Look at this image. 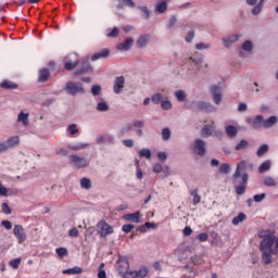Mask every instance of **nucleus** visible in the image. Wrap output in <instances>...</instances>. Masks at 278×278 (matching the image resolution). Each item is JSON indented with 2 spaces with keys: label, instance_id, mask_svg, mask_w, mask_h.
I'll return each mask as SVG.
<instances>
[{
  "label": "nucleus",
  "instance_id": "nucleus-3",
  "mask_svg": "<svg viewBox=\"0 0 278 278\" xmlns=\"http://www.w3.org/2000/svg\"><path fill=\"white\" fill-rule=\"evenodd\" d=\"M65 92L75 97V94H79V92L84 94L86 90L84 89V84L79 81H68L65 86Z\"/></svg>",
  "mask_w": 278,
  "mask_h": 278
},
{
  "label": "nucleus",
  "instance_id": "nucleus-31",
  "mask_svg": "<svg viewBox=\"0 0 278 278\" xmlns=\"http://www.w3.org/2000/svg\"><path fill=\"white\" fill-rule=\"evenodd\" d=\"M81 273H84V269L77 266L63 270V275H81Z\"/></svg>",
  "mask_w": 278,
  "mask_h": 278
},
{
  "label": "nucleus",
  "instance_id": "nucleus-47",
  "mask_svg": "<svg viewBox=\"0 0 278 278\" xmlns=\"http://www.w3.org/2000/svg\"><path fill=\"white\" fill-rule=\"evenodd\" d=\"M55 253L59 257H66V255H68V250L66 248H56Z\"/></svg>",
  "mask_w": 278,
  "mask_h": 278
},
{
  "label": "nucleus",
  "instance_id": "nucleus-9",
  "mask_svg": "<svg viewBox=\"0 0 278 278\" xmlns=\"http://www.w3.org/2000/svg\"><path fill=\"white\" fill-rule=\"evenodd\" d=\"M193 152L195 155H205V141L197 139L193 143Z\"/></svg>",
  "mask_w": 278,
  "mask_h": 278
},
{
  "label": "nucleus",
  "instance_id": "nucleus-55",
  "mask_svg": "<svg viewBox=\"0 0 278 278\" xmlns=\"http://www.w3.org/2000/svg\"><path fill=\"white\" fill-rule=\"evenodd\" d=\"M242 49L243 51H253V42H251L250 40L243 42Z\"/></svg>",
  "mask_w": 278,
  "mask_h": 278
},
{
  "label": "nucleus",
  "instance_id": "nucleus-28",
  "mask_svg": "<svg viewBox=\"0 0 278 278\" xmlns=\"http://www.w3.org/2000/svg\"><path fill=\"white\" fill-rule=\"evenodd\" d=\"M166 10H168V3H166V1H161L156 3L155 12H157V14H164Z\"/></svg>",
  "mask_w": 278,
  "mask_h": 278
},
{
  "label": "nucleus",
  "instance_id": "nucleus-7",
  "mask_svg": "<svg viewBox=\"0 0 278 278\" xmlns=\"http://www.w3.org/2000/svg\"><path fill=\"white\" fill-rule=\"evenodd\" d=\"M13 233L18 244H23V242L27 240V232H25V228L22 225H15L13 228Z\"/></svg>",
  "mask_w": 278,
  "mask_h": 278
},
{
  "label": "nucleus",
  "instance_id": "nucleus-13",
  "mask_svg": "<svg viewBox=\"0 0 278 278\" xmlns=\"http://www.w3.org/2000/svg\"><path fill=\"white\" fill-rule=\"evenodd\" d=\"M247 123L252 125L253 129H260L262 125L264 126V116L257 115L255 118H247Z\"/></svg>",
  "mask_w": 278,
  "mask_h": 278
},
{
  "label": "nucleus",
  "instance_id": "nucleus-25",
  "mask_svg": "<svg viewBox=\"0 0 278 278\" xmlns=\"http://www.w3.org/2000/svg\"><path fill=\"white\" fill-rule=\"evenodd\" d=\"M155 223L147 222L144 225L138 226L137 231H140L141 233H147L149 229H155Z\"/></svg>",
  "mask_w": 278,
  "mask_h": 278
},
{
  "label": "nucleus",
  "instance_id": "nucleus-63",
  "mask_svg": "<svg viewBox=\"0 0 278 278\" xmlns=\"http://www.w3.org/2000/svg\"><path fill=\"white\" fill-rule=\"evenodd\" d=\"M10 266H12L14 269L18 268L21 266V258H14L10 261Z\"/></svg>",
  "mask_w": 278,
  "mask_h": 278
},
{
  "label": "nucleus",
  "instance_id": "nucleus-49",
  "mask_svg": "<svg viewBox=\"0 0 278 278\" xmlns=\"http://www.w3.org/2000/svg\"><path fill=\"white\" fill-rule=\"evenodd\" d=\"M118 34H121V30L118 27H113L109 33H108V38H118Z\"/></svg>",
  "mask_w": 278,
  "mask_h": 278
},
{
  "label": "nucleus",
  "instance_id": "nucleus-46",
  "mask_svg": "<svg viewBox=\"0 0 278 278\" xmlns=\"http://www.w3.org/2000/svg\"><path fill=\"white\" fill-rule=\"evenodd\" d=\"M98 112H108L110 110V105H108V102H100L97 105Z\"/></svg>",
  "mask_w": 278,
  "mask_h": 278
},
{
  "label": "nucleus",
  "instance_id": "nucleus-43",
  "mask_svg": "<svg viewBox=\"0 0 278 278\" xmlns=\"http://www.w3.org/2000/svg\"><path fill=\"white\" fill-rule=\"evenodd\" d=\"M88 147V143L70 144L68 149L72 151H81Z\"/></svg>",
  "mask_w": 278,
  "mask_h": 278
},
{
  "label": "nucleus",
  "instance_id": "nucleus-60",
  "mask_svg": "<svg viewBox=\"0 0 278 278\" xmlns=\"http://www.w3.org/2000/svg\"><path fill=\"white\" fill-rule=\"evenodd\" d=\"M186 42H192V40H194V29H191L188 31L186 38H185Z\"/></svg>",
  "mask_w": 278,
  "mask_h": 278
},
{
  "label": "nucleus",
  "instance_id": "nucleus-15",
  "mask_svg": "<svg viewBox=\"0 0 278 278\" xmlns=\"http://www.w3.org/2000/svg\"><path fill=\"white\" fill-rule=\"evenodd\" d=\"M106 58H110V49L104 48L100 52L94 53L91 60L92 62H97V60H105Z\"/></svg>",
  "mask_w": 278,
  "mask_h": 278
},
{
  "label": "nucleus",
  "instance_id": "nucleus-40",
  "mask_svg": "<svg viewBox=\"0 0 278 278\" xmlns=\"http://www.w3.org/2000/svg\"><path fill=\"white\" fill-rule=\"evenodd\" d=\"M268 144H263L258 148L256 155L257 157H264V155H266V153H268Z\"/></svg>",
  "mask_w": 278,
  "mask_h": 278
},
{
  "label": "nucleus",
  "instance_id": "nucleus-22",
  "mask_svg": "<svg viewBox=\"0 0 278 278\" xmlns=\"http://www.w3.org/2000/svg\"><path fill=\"white\" fill-rule=\"evenodd\" d=\"M239 38L240 35H230L228 37L223 38L224 47H231L233 42H237V40H239Z\"/></svg>",
  "mask_w": 278,
  "mask_h": 278
},
{
  "label": "nucleus",
  "instance_id": "nucleus-44",
  "mask_svg": "<svg viewBox=\"0 0 278 278\" xmlns=\"http://www.w3.org/2000/svg\"><path fill=\"white\" fill-rule=\"evenodd\" d=\"M161 108L165 111L173 110V102H170V100H163L161 102Z\"/></svg>",
  "mask_w": 278,
  "mask_h": 278
},
{
  "label": "nucleus",
  "instance_id": "nucleus-56",
  "mask_svg": "<svg viewBox=\"0 0 278 278\" xmlns=\"http://www.w3.org/2000/svg\"><path fill=\"white\" fill-rule=\"evenodd\" d=\"M104 266H105L104 263L100 264L99 273H98V278H108V275L105 274V271L103 269Z\"/></svg>",
  "mask_w": 278,
  "mask_h": 278
},
{
  "label": "nucleus",
  "instance_id": "nucleus-12",
  "mask_svg": "<svg viewBox=\"0 0 278 278\" xmlns=\"http://www.w3.org/2000/svg\"><path fill=\"white\" fill-rule=\"evenodd\" d=\"M130 277L125 276V278H144L149 275V269L147 267H141L139 270H130Z\"/></svg>",
  "mask_w": 278,
  "mask_h": 278
},
{
  "label": "nucleus",
  "instance_id": "nucleus-41",
  "mask_svg": "<svg viewBox=\"0 0 278 278\" xmlns=\"http://www.w3.org/2000/svg\"><path fill=\"white\" fill-rule=\"evenodd\" d=\"M174 94H175L177 101H179L180 103H184V101H186V91L177 90V91H175Z\"/></svg>",
  "mask_w": 278,
  "mask_h": 278
},
{
  "label": "nucleus",
  "instance_id": "nucleus-45",
  "mask_svg": "<svg viewBox=\"0 0 278 278\" xmlns=\"http://www.w3.org/2000/svg\"><path fill=\"white\" fill-rule=\"evenodd\" d=\"M151 150L150 149H141L139 151V156L140 157H147V160H151Z\"/></svg>",
  "mask_w": 278,
  "mask_h": 278
},
{
  "label": "nucleus",
  "instance_id": "nucleus-17",
  "mask_svg": "<svg viewBox=\"0 0 278 278\" xmlns=\"http://www.w3.org/2000/svg\"><path fill=\"white\" fill-rule=\"evenodd\" d=\"M97 144H114V137L112 135H100L96 139Z\"/></svg>",
  "mask_w": 278,
  "mask_h": 278
},
{
  "label": "nucleus",
  "instance_id": "nucleus-54",
  "mask_svg": "<svg viewBox=\"0 0 278 278\" xmlns=\"http://www.w3.org/2000/svg\"><path fill=\"white\" fill-rule=\"evenodd\" d=\"M139 10L143 12L146 21H149V18H151V11H149V8L139 7Z\"/></svg>",
  "mask_w": 278,
  "mask_h": 278
},
{
  "label": "nucleus",
  "instance_id": "nucleus-4",
  "mask_svg": "<svg viewBox=\"0 0 278 278\" xmlns=\"http://www.w3.org/2000/svg\"><path fill=\"white\" fill-rule=\"evenodd\" d=\"M68 162L74 168H86L90 166V161H88V159L77 154L70 155Z\"/></svg>",
  "mask_w": 278,
  "mask_h": 278
},
{
  "label": "nucleus",
  "instance_id": "nucleus-39",
  "mask_svg": "<svg viewBox=\"0 0 278 278\" xmlns=\"http://www.w3.org/2000/svg\"><path fill=\"white\" fill-rule=\"evenodd\" d=\"M244 149H249V141L242 139V140L235 147V151H244Z\"/></svg>",
  "mask_w": 278,
  "mask_h": 278
},
{
  "label": "nucleus",
  "instance_id": "nucleus-19",
  "mask_svg": "<svg viewBox=\"0 0 278 278\" xmlns=\"http://www.w3.org/2000/svg\"><path fill=\"white\" fill-rule=\"evenodd\" d=\"M153 173H164L165 177H168L170 168L168 166L163 167L162 164L155 163L152 168Z\"/></svg>",
  "mask_w": 278,
  "mask_h": 278
},
{
  "label": "nucleus",
  "instance_id": "nucleus-64",
  "mask_svg": "<svg viewBox=\"0 0 278 278\" xmlns=\"http://www.w3.org/2000/svg\"><path fill=\"white\" fill-rule=\"evenodd\" d=\"M195 49H198V51H203V49H210V43H198L195 45Z\"/></svg>",
  "mask_w": 278,
  "mask_h": 278
},
{
  "label": "nucleus",
  "instance_id": "nucleus-34",
  "mask_svg": "<svg viewBox=\"0 0 278 278\" xmlns=\"http://www.w3.org/2000/svg\"><path fill=\"white\" fill-rule=\"evenodd\" d=\"M264 186H267L268 188H275L277 186V180L270 176H266L263 180Z\"/></svg>",
  "mask_w": 278,
  "mask_h": 278
},
{
  "label": "nucleus",
  "instance_id": "nucleus-61",
  "mask_svg": "<svg viewBox=\"0 0 278 278\" xmlns=\"http://www.w3.org/2000/svg\"><path fill=\"white\" fill-rule=\"evenodd\" d=\"M264 199H266V193L255 194L253 197V201H255V203H262Z\"/></svg>",
  "mask_w": 278,
  "mask_h": 278
},
{
  "label": "nucleus",
  "instance_id": "nucleus-38",
  "mask_svg": "<svg viewBox=\"0 0 278 278\" xmlns=\"http://www.w3.org/2000/svg\"><path fill=\"white\" fill-rule=\"evenodd\" d=\"M191 197H193V205H199V203H201V195H199V190L198 189H193L190 191Z\"/></svg>",
  "mask_w": 278,
  "mask_h": 278
},
{
  "label": "nucleus",
  "instance_id": "nucleus-53",
  "mask_svg": "<svg viewBox=\"0 0 278 278\" xmlns=\"http://www.w3.org/2000/svg\"><path fill=\"white\" fill-rule=\"evenodd\" d=\"M91 93L93 94V97H99V94H101V86L93 85L91 87Z\"/></svg>",
  "mask_w": 278,
  "mask_h": 278
},
{
  "label": "nucleus",
  "instance_id": "nucleus-6",
  "mask_svg": "<svg viewBox=\"0 0 278 278\" xmlns=\"http://www.w3.org/2000/svg\"><path fill=\"white\" fill-rule=\"evenodd\" d=\"M117 271L122 275L123 278L130 277L129 274V260L127 257H123L117 262Z\"/></svg>",
  "mask_w": 278,
  "mask_h": 278
},
{
  "label": "nucleus",
  "instance_id": "nucleus-8",
  "mask_svg": "<svg viewBox=\"0 0 278 278\" xmlns=\"http://www.w3.org/2000/svg\"><path fill=\"white\" fill-rule=\"evenodd\" d=\"M211 94H213L215 105H220V102L223 101V89L220 86H211Z\"/></svg>",
  "mask_w": 278,
  "mask_h": 278
},
{
  "label": "nucleus",
  "instance_id": "nucleus-24",
  "mask_svg": "<svg viewBox=\"0 0 278 278\" xmlns=\"http://www.w3.org/2000/svg\"><path fill=\"white\" fill-rule=\"evenodd\" d=\"M0 88H3L4 90H16V88H18V85L12 80H3L0 84Z\"/></svg>",
  "mask_w": 278,
  "mask_h": 278
},
{
  "label": "nucleus",
  "instance_id": "nucleus-26",
  "mask_svg": "<svg viewBox=\"0 0 278 278\" xmlns=\"http://www.w3.org/2000/svg\"><path fill=\"white\" fill-rule=\"evenodd\" d=\"M225 131L228 138H236V136H238V128L233 125L226 126Z\"/></svg>",
  "mask_w": 278,
  "mask_h": 278
},
{
  "label": "nucleus",
  "instance_id": "nucleus-51",
  "mask_svg": "<svg viewBox=\"0 0 278 278\" xmlns=\"http://www.w3.org/2000/svg\"><path fill=\"white\" fill-rule=\"evenodd\" d=\"M132 126L131 124H128L126 127L122 128L118 132L119 138H123V136H125V134H129V131H131Z\"/></svg>",
  "mask_w": 278,
  "mask_h": 278
},
{
  "label": "nucleus",
  "instance_id": "nucleus-23",
  "mask_svg": "<svg viewBox=\"0 0 278 278\" xmlns=\"http://www.w3.org/2000/svg\"><path fill=\"white\" fill-rule=\"evenodd\" d=\"M85 73H92V65L89 63L83 64L81 67L75 71L74 75H85Z\"/></svg>",
  "mask_w": 278,
  "mask_h": 278
},
{
  "label": "nucleus",
  "instance_id": "nucleus-57",
  "mask_svg": "<svg viewBox=\"0 0 278 278\" xmlns=\"http://www.w3.org/2000/svg\"><path fill=\"white\" fill-rule=\"evenodd\" d=\"M1 210L3 214H8V215L12 214V208H10V205H8V203L5 202L1 204Z\"/></svg>",
  "mask_w": 278,
  "mask_h": 278
},
{
  "label": "nucleus",
  "instance_id": "nucleus-10",
  "mask_svg": "<svg viewBox=\"0 0 278 278\" xmlns=\"http://www.w3.org/2000/svg\"><path fill=\"white\" fill-rule=\"evenodd\" d=\"M124 88H125V77L124 76L116 77L113 86V91L115 92V94H121Z\"/></svg>",
  "mask_w": 278,
  "mask_h": 278
},
{
  "label": "nucleus",
  "instance_id": "nucleus-14",
  "mask_svg": "<svg viewBox=\"0 0 278 278\" xmlns=\"http://www.w3.org/2000/svg\"><path fill=\"white\" fill-rule=\"evenodd\" d=\"M134 47V38L128 37L124 42L116 46L117 51H129Z\"/></svg>",
  "mask_w": 278,
  "mask_h": 278
},
{
  "label": "nucleus",
  "instance_id": "nucleus-62",
  "mask_svg": "<svg viewBox=\"0 0 278 278\" xmlns=\"http://www.w3.org/2000/svg\"><path fill=\"white\" fill-rule=\"evenodd\" d=\"M207 238H210V236L206 232H201L198 235L199 242H207Z\"/></svg>",
  "mask_w": 278,
  "mask_h": 278
},
{
  "label": "nucleus",
  "instance_id": "nucleus-58",
  "mask_svg": "<svg viewBox=\"0 0 278 278\" xmlns=\"http://www.w3.org/2000/svg\"><path fill=\"white\" fill-rule=\"evenodd\" d=\"M135 225L132 224H126L122 227V231H124V233H129L131 232V229H135Z\"/></svg>",
  "mask_w": 278,
  "mask_h": 278
},
{
  "label": "nucleus",
  "instance_id": "nucleus-37",
  "mask_svg": "<svg viewBox=\"0 0 278 278\" xmlns=\"http://www.w3.org/2000/svg\"><path fill=\"white\" fill-rule=\"evenodd\" d=\"M151 101L155 105H160V103H162L164 101V94H162V93H154L151 97Z\"/></svg>",
  "mask_w": 278,
  "mask_h": 278
},
{
  "label": "nucleus",
  "instance_id": "nucleus-27",
  "mask_svg": "<svg viewBox=\"0 0 278 278\" xmlns=\"http://www.w3.org/2000/svg\"><path fill=\"white\" fill-rule=\"evenodd\" d=\"M274 125H277V116H270L269 118L263 121V127L265 129H270V127H274Z\"/></svg>",
  "mask_w": 278,
  "mask_h": 278
},
{
  "label": "nucleus",
  "instance_id": "nucleus-30",
  "mask_svg": "<svg viewBox=\"0 0 278 278\" xmlns=\"http://www.w3.org/2000/svg\"><path fill=\"white\" fill-rule=\"evenodd\" d=\"M17 121H18V123H23V125L25 127H27V125H29V114L24 113V112H20V114L17 116Z\"/></svg>",
  "mask_w": 278,
  "mask_h": 278
},
{
  "label": "nucleus",
  "instance_id": "nucleus-11",
  "mask_svg": "<svg viewBox=\"0 0 278 278\" xmlns=\"http://www.w3.org/2000/svg\"><path fill=\"white\" fill-rule=\"evenodd\" d=\"M123 218L124 220H128V223H142V214L139 211L125 214Z\"/></svg>",
  "mask_w": 278,
  "mask_h": 278
},
{
  "label": "nucleus",
  "instance_id": "nucleus-18",
  "mask_svg": "<svg viewBox=\"0 0 278 278\" xmlns=\"http://www.w3.org/2000/svg\"><path fill=\"white\" fill-rule=\"evenodd\" d=\"M79 66V60H71V56L65 58L64 68L65 71H73Z\"/></svg>",
  "mask_w": 278,
  "mask_h": 278
},
{
  "label": "nucleus",
  "instance_id": "nucleus-36",
  "mask_svg": "<svg viewBox=\"0 0 278 278\" xmlns=\"http://www.w3.org/2000/svg\"><path fill=\"white\" fill-rule=\"evenodd\" d=\"M247 220V214L239 213L238 216L232 218V225H240V223H244Z\"/></svg>",
  "mask_w": 278,
  "mask_h": 278
},
{
  "label": "nucleus",
  "instance_id": "nucleus-42",
  "mask_svg": "<svg viewBox=\"0 0 278 278\" xmlns=\"http://www.w3.org/2000/svg\"><path fill=\"white\" fill-rule=\"evenodd\" d=\"M231 170V166L227 163H223L220 166H219V173L222 175H229V172Z\"/></svg>",
  "mask_w": 278,
  "mask_h": 278
},
{
  "label": "nucleus",
  "instance_id": "nucleus-33",
  "mask_svg": "<svg viewBox=\"0 0 278 278\" xmlns=\"http://www.w3.org/2000/svg\"><path fill=\"white\" fill-rule=\"evenodd\" d=\"M80 187L83 190H90V188H92V181L89 178L84 177L80 179Z\"/></svg>",
  "mask_w": 278,
  "mask_h": 278
},
{
  "label": "nucleus",
  "instance_id": "nucleus-20",
  "mask_svg": "<svg viewBox=\"0 0 278 278\" xmlns=\"http://www.w3.org/2000/svg\"><path fill=\"white\" fill-rule=\"evenodd\" d=\"M7 147L10 149H16L21 144V138L18 136L10 137L7 141Z\"/></svg>",
  "mask_w": 278,
  "mask_h": 278
},
{
  "label": "nucleus",
  "instance_id": "nucleus-16",
  "mask_svg": "<svg viewBox=\"0 0 278 278\" xmlns=\"http://www.w3.org/2000/svg\"><path fill=\"white\" fill-rule=\"evenodd\" d=\"M198 110L201 112H216V109L214 105H212L210 102L200 101L198 102Z\"/></svg>",
  "mask_w": 278,
  "mask_h": 278
},
{
  "label": "nucleus",
  "instance_id": "nucleus-1",
  "mask_svg": "<svg viewBox=\"0 0 278 278\" xmlns=\"http://www.w3.org/2000/svg\"><path fill=\"white\" fill-rule=\"evenodd\" d=\"M244 168H247V161H241L237 164L235 174L232 175V186L235 192L239 195L244 194L247 192V186H249V174H242Z\"/></svg>",
  "mask_w": 278,
  "mask_h": 278
},
{
  "label": "nucleus",
  "instance_id": "nucleus-29",
  "mask_svg": "<svg viewBox=\"0 0 278 278\" xmlns=\"http://www.w3.org/2000/svg\"><path fill=\"white\" fill-rule=\"evenodd\" d=\"M202 136L203 138H210V136H212V134H214V126L213 125H205L203 128H202Z\"/></svg>",
  "mask_w": 278,
  "mask_h": 278
},
{
  "label": "nucleus",
  "instance_id": "nucleus-21",
  "mask_svg": "<svg viewBox=\"0 0 278 278\" xmlns=\"http://www.w3.org/2000/svg\"><path fill=\"white\" fill-rule=\"evenodd\" d=\"M49 77H51V72H49V68H42L39 71L38 81L45 84V81H49Z\"/></svg>",
  "mask_w": 278,
  "mask_h": 278
},
{
  "label": "nucleus",
  "instance_id": "nucleus-59",
  "mask_svg": "<svg viewBox=\"0 0 278 278\" xmlns=\"http://www.w3.org/2000/svg\"><path fill=\"white\" fill-rule=\"evenodd\" d=\"M70 134L72 136H75V134H79V129H77V125L75 124H71L68 127H67Z\"/></svg>",
  "mask_w": 278,
  "mask_h": 278
},
{
  "label": "nucleus",
  "instance_id": "nucleus-52",
  "mask_svg": "<svg viewBox=\"0 0 278 278\" xmlns=\"http://www.w3.org/2000/svg\"><path fill=\"white\" fill-rule=\"evenodd\" d=\"M162 138H163V140H165V141L170 140V129H169V128H164V129L162 130Z\"/></svg>",
  "mask_w": 278,
  "mask_h": 278
},
{
  "label": "nucleus",
  "instance_id": "nucleus-48",
  "mask_svg": "<svg viewBox=\"0 0 278 278\" xmlns=\"http://www.w3.org/2000/svg\"><path fill=\"white\" fill-rule=\"evenodd\" d=\"M262 5H264V0H261L258 4H256L253 9H252V14L254 16H257V14H260V12H262Z\"/></svg>",
  "mask_w": 278,
  "mask_h": 278
},
{
  "label": "nucleus",
  "instance_id": "nucleus-2",
  "mask_svg": "<svg viewBox=\"0 0 278 278\" xmlns=\"http://www.w3.org/2000/svg\"><path fill=\"white\" fill-rule=\"evenodd\" d=\"M275 238L273 236L265 237L260 244V251L262 253V261L265 266L273 264V255H275Z\"/></svg>",
  "mask_w": 278,
  "mask_h": 278
},
{
  "label": "nucleus",
  "instance_id": "nucleus-35",
  "mask_svg": "<svg viewBox=\"0 0 278 278\" xmlns=\"http://www.w3.org/2000/svg\"><path fill=\"white\" fill-rule=\"evenodd\" d=\"M270 166H271L270 161L263 162L258 167V173L261 174L268 173V170H270Z\"/></svg>",
  "mask_w": 278,
  "mask_h": 278
},
{
  "label": "nucleus",
  "instance_id": "nucleus-50",
  "mask_svg": "<svg viewBox=\"0 0 278 278\" xmlns=\"http://www.w3.org/2000/svg\"><path fill=\"white\" fill-rule=\"evenodd\" d=\"M175 25H177V16L173 15L169 17L166 27H167V29H173V27H175Z\"/></svg>",
  "mask_w": 278,
  "mask_h": 278
},
{
  "label": "nucleus",
  "instance_id": "nucleus-5",
  "mask_svg": "<svg viewBox=\"0 0 278 278\" xmlns=\"http://www.w3.org/2000/svg\"><path fill=\"white\" fill-rule=\"evenodd\" d=\"M98 236H100V238H108V236L114 233V228L105 220H101L100 223H98Z\"/></svg>",
  "mask_w": 278,
  "mask_h": 278
},
{
  "label": "nucleus",
  "instance_id": "nucleus-32",
  "mask_svg": "<svg viewBox=\"0 0 278 278\" xmlns=\"http://www.w3.org/2000/svg\"><path fill=\"white\" fill-rule=\"evenodd\" d=\"M147 45H149V36L147 35L140 36L139 39L137 40V47H139V49H144Z\"/></svg>",
  "mask_w": 278,
  "mask_h": 278
}]
</instances>
